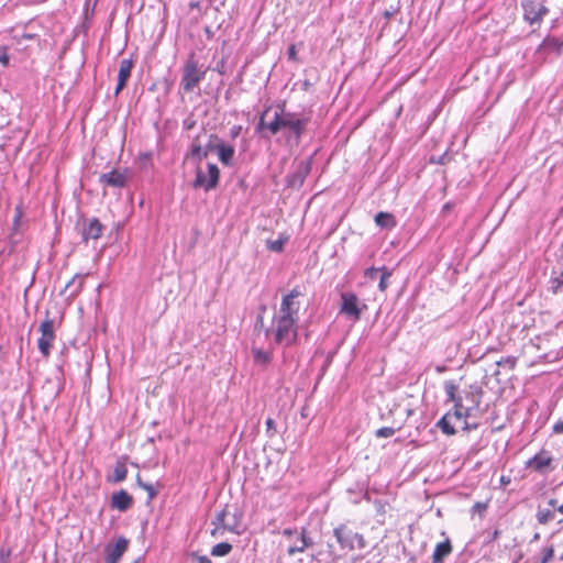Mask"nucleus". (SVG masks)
<instances>
[{"label":"nucleus","instance_id":"nucleus-10","mask_svg":"<svg viewBox=\"0 0 563 563\" xmlns=\"http://www.w3.org/2000/svg\"><path fill=\"white\" fill-rule=\"evenodd\" d=\"M129 540L121 537L114 544L109 543L106 549V563H118L124 552L128 550Z\"/></svg>","mask_w":563,"mask_h":563},{"label":"nucleus","instance_id":"nucleus-14","mask_svg":"<svg viewBox=\"0 0 563 563\" xmlns=\"http://www.w3.org/2000/svg\"><path fill=\"white\" fill-rule=\"evenodd\" d=\"M133 504V498L125 490H119L111 497V507L120 511H126Z\"/></svg>","mask_w":563,"mask_h":563},{"label":"nucleus","instance_id":"nucleus-26","mask_svg":"<svg viewBox=\"0 0 563 563\" xmlns=\"http://www.w3.org/2000/svg\"><path fill=\"white\" fill-rule=\"evenodd\" d=\"M232 550V545L228 542H221L216 544L212 550L211 554L213 556H225L228 555Z\"/></svg>","mask_w":563,"mask_h":563},{"label":"nucleus","instance_id":"nucleus-18","mask_svg":"<svg viewBox=\"0 0 563 563\" xmlns=\"http://www.w3.org/2000/svg\"><path fill=\"white\" fill-rule=\"evenodd\" d=\"M452 552V544L449 539L435 545L432 554L433 563H443L444 559Z\"/></svg>","mask_w":563,"mask_h":563},{"label":"nucleus","instance_id":"nucleus-41","mask_svg":"<svg viewBox=\"0 0 563 563\" xmlns=\"http://www.w3.org/2000/svg\"><path fill=\"white\" fill-rule=\"evenodd\" d=\"M288 56L289 58H295L296 56V49H295V46H290L289 49H288Z\"/></svg>","mask_w":563,"mask_h":563},{"label":"nucleus","instance_id":"nucleus-45","mask_svg":"<svg viewBox=\"0 0 563 563\" xmlns=\"http://www.w3.org/2000/svg\"><path fill=\"white\" fill-rule=\"evenodd\" d=\"M548 504H549L551 507H555V506H556V500H555V499H550Z\"/></svg>","mask_w":563,"mask_h":563},{"label":"nucleus","instance_id":"nucleus-43","mask_svg":"<svg viewBox=\"0 0 563 563\" xmlns=\"http://www.w3.org/2000/svg\"><path fill=\"white\" fill-rule=\"evenodd\" d=\"M22 37H23L24 40H32V38L34 37V35H33V34H26V33H25V34H23V35H22Z\"/></svg>","mask_w":563,"mask_h":563},{"label":"nucleus","instance_id":"nucleus-40","mask_svg":"<svg viewBox=\"0 0 563 563\" xmlns=\"http://www.w3.org/2000/svg\"><path fill=\"white\" fill-rule=\"evenodd\" d=\"M255 328H261V329H262V328H264V318H263V314H262V313H260V314L257 316V320H256V325H255Z\"/></svg>","mask_w":563,"mask_h":563},{"label":"nucleus","instance_id":"nucleus-11","mask_svg":"<svg viewBox=\"0 0 563 563\" xmlns=\"http://www.w3.org/2000/svg\"><path fill=\"white\" fill-rule=\"evenodd\" d=\"M99 180L101 184L109 187L123 188L126 185L128 177L124 173L113 169L109 173L101 174Z\"/></svg>","mask_w":563,"mask_h":563},{"label":"nucleus","instance_id":"nucleus-30","mask_svg":"<svg viewBox=\"0 0 563 563\" xmlns=\"http://www.w3.org/2000/svg\"><path fill=\"white\" fill-rule=\"evenodd\" d=\"M191 156L201 159L207 156V151H202L201 145L198 143V140H195L191 146Z\"/></svg>","mask_w":563,"mask_h":563},{"label":"nucleus","instance_id":"nucleus-12","mask_svg":"<svg viewBox=\"0 0 563 563\" xmlns=\"http://www.w3.org/2000/svg\"><path fill=\"white\" fill-rule=\"evenodd\" d=\"M133 68L132 59H122L120 62L119 74H118V85L115 87V95H119L120 91L125 87Z\"/></svg>","mask_w":563,"mask_h":563},{"label":"nucleus","instance_id":"nucleus-27","mask_svg":"<svg viewBox=\"0 0 563 563\" xmlns=\"http://www.w3.org/2000/svg\"><path fill=\"white\" fill-rule=\"evenodd\" d=\"M451 415H452V418H455L456 420H461L468 416V409L462 405V400H459V401H456V404H454V411L451 412Z\"/></svg>","mask_w":563,"mask_h":563},{"label":"nucleus","instance_id":"nucleus-9","mask_svg":"<svg viewBox=\"0 0 563 563\" xmlns=\"http://www.w3.org/2000/svg\"><path fill=\"white\" fill-rule=\"evenodd\" d=\"M523 18L525 20L533 25L540 24L543 16L548 14V8L537 0H522Z\"/></svg>","mask_w":563,"mask_h":563},{"label":"nucleus","instance_id":"nucleus-36","mask_svg":"<svg viewBox=\"0 0 563 563\" xmlns=\"http://www.w3.org/2000/svg\"><path fill=\"white\" fill-rule=\"evenodd\" d=\"M382 271H383L382 268H374V267H373V268L367 269V271H366V273H365V275H366V277L374 279V278H376V276H377Z\"/></svg>","mask_w":563,"mask_h":563},{"label":"nucleus","instance_id":"nucleus-16","mask_svg":"<svg viewBox=\"0 0 563 563\" xmlns=\"http://www.w3.org/2000/svg\"><path fill=\"white\" fill-rule=\"evenodd\" d=\"M309 172H310V164L308 162H301L297 166L296 172L291 176H289V178H288L289 186L300 187L303 184L305 178L307 177Z\"/></svg>","mask_w":563,"mask_h":563},{"label":"nucleus","instance_id":"nucleus-8","mask_svg":"<svg viewBox=\"0 0 563 563\" xmlns=\"http://www.w3.org/2000/svg\"><path fill=\"white\" fill-rule=\"evenodd\" d=\"M341 300L340 312L354 322L358 321L366 305H361L357 296L352 292H343Z\"/></svg>","mask_w":563,"mask_h":563},{"label":"nucleus","instance_id":"nucleus-6","mask_svg":"<svg viewBox=\"0 0 563 563\" xmlns=\"http://www.w3.org/2000/svg\"><path fill=\"white\" fill-rule=\"evenodd\" d=\"M219 175L220 172L216 164L209 163L206 172L201 167H197L194 187L203 188L206 191H209L217 187Z\"/></svg>","mask_w":563,"mask_h":563},{"label":"nucleus","instance_id":"nucleus-19","mask_svg":"<svg viewBox=\"0 0 563 563\" xmlns=\"http://www.w3.org/2000/svg\"><path fill=\"white\" fill-rule=\"evenodd\" d=\"M311 545H312V540L309 537H307L306 530L303 529L301 531L300 537L296 541V543L294 545L289 547L287 552L289 555H294L298 552H303L307 548H309Z\"/></svg>","mask_w":563,"mask_h":563},{"label":"nucleus","instance_id":"nucleus-39","mask_svg":"<svg viewBox=\"0 0 563 563\" xmlns=\"http://www.w3.org/2000/svg\"><path fill=\"white\" fill-rule=\"evenodd\" d=\"M553 432H554V433H556V434H561V433H563V420L558 421V422L553 426Z\"/></svg>","mask_w":563,"mask_h":563},{"label":"nucleus","instance_id":"nucleus-22","mask_svg":"<svg viewBox=\"0 0 563 563\" xmlns=\"http://www.w3.org/2000/svg\"><path fill=\"white\" fill-rule=\"evenodd\" d=\"M254 362L258 365L265 366L271 362V353L254 347L252 350Z\"/></svg>","mask_w":563,"mask_h":563},{"label":"nucleus","instance_id":"nucleus-5","mask_svg":"<svg viewBox=\"0 0 563 563\" xmlns=\"http://www.w3.org/2000/svg\"><path fill=\"white\" fill-rule=\"evenodd\" d=\"M333 534L343 550L353 551L356 547L358 549H364L366 547L364 537L350 529L346 525L342 523L334 529Z\"/></svg>","mask_w":563,"mask_h":563},{"label":"nucleus","instance_id":"nucleus-21","mask_svg":"<svg viewBox=\"0 0 563 563\" xmlns=\"http://www.w3.org/2000/svg\"><path fill=\"white\" fill-rule=\"evenodd\" d=\"M451 419H452V415H451V412H448L445 416H443L438 421V427L442 430L443 433H445L448 435L455 434V429L451 424Z\"/></svg>","mask_w":563,"mask_h":563},{"label":"nucleus","instance_id":"nucleus-17","mask_svg":"<svg viewBox=\"0 0 563 563\" xmlns=\"http://www.w3.org/2000/svg\"><path fill=\"white\" fill-rule=\"evenodd\" d=\"M551 461L552 459L549 453L542 451L530 459L527 465L534 471L541 472L550 465Z\"/></svg>","mask_w":563,"mask_h":563},{"label":"nucleus","instance_id":"nucleus-38","mask_svg":"<svg viewBox=\"0 0 563 563\" xmlns=\"http://www.w3.org/2000/svg\"><path fill=\"white\" fill-rule=\"evenodd\" d=\"M242 131V126L241 125H234L231 128L230 130V136L232 139H235Z\"/></svg>","mask_w":563,"mask_h":563},{"label":"nucleus","instance_id":"nucleus-20","mask_svg":"<svg viewBox=\"0 0 563 563\" xmlns=\"http://www.w3.org/2000/svg\"><path fill=\"white\" fill-rule=\"evenodd\" d=\"M375 223L382 229H391L396 227L395 217L388 212H378L375 216Z\"/></svg>","mask_w":563,"mask_h":563},{"label":"nucleus","instance_id":"nucleus-32","mask_svg":"<svg viewBox=\"0 0 563 563\" xmlns=\"http://www.w3.org/2000/svg\"><path fill=\"white\" fill-rule=\"evenodd\" d=\"M554 555V549L553 547H548L542 550V559L539 563H549Z\"/></svg>","mask_w":563,"mask_h":563},{"label":"nucleus","instance_id":"nucleus-48","mask_svg":"<svg viewBox=\"0 0 563 563\" xmlns=\"http://www.w3.org/2000/svg\"><path fill=\"white\" fill-rule=\"evenodd\" d=\"M265 310H266V307H265V306H263V307L261 308V311H262V312H264Z\"/></svg>","mask_w":563,"mask_h":563},{"label":"nucleus","instance_id":"nucleus-42","mask_svg":"<svg viewBox=\"0 0 563 563\" xmlns=\"http://www.w3.org/2000/svg\"><path fill=\"white\" fill-rule=\"evenodd\" d=\"M283 534H284V536H288V537H290V536L292 534V530H291V529H285V530L283 531Z\"/></svg>","mask_w":563,"mask_h":563},{"label":"nucleus","instance_id":"nucleus-47","mask_svg":"<svg viewBox=\"0 0 563 563\" xmlns=\"http://www.w3.org/2000/svg\"><path fill=\"white\" fill-rule=\"evenodd\" d=\"M558 510L563 514V504L561 506L558 507Z\"/></svg>","mask_w":563,"mask_h":563},{"label":"nucleus","instance_id":"nucleus-44","mask_svg":"<svg viewBox=\"0 0 563 563\" xmlns=\"http://www.w3.org/2000/svg\"><path fill=\"white\" fill-rule=\"evenodd\" d=\"M0 62H1L2 64L7 65V64H8V62H9V57H8V56H3V57H1V58H0Z\"/></svg>","mask_w":563,"mask_h":563},{"label":"nucleus","instance_id":"nucleus-28","mask_svg":"<svg viewBox=\"0 0 563 563\" xmlns=\"http://www.w3.org/2000/svg\"><path fill=\"white\" fill-rule=\"evenodd\" d=\"M382 274H380V277H379V284H378V287L382 291H385L387 288H388V279L389 277L391 276V273L389 271H387V268L385 267H382Z\"/></svg>","mask_w":563,"mask_h":563},{"label":"nucleus","instance_id":"nucleus-34","mask_svg":"<svg viewBox=\"0 0 563 563\" xmlns=\"http://www.w3.org/2000/svg\"><path fill=\"white\" fill-rule=\"evenodd\" d=\"M137 484L140 487L145 489L148 493L150 498H154L156 496V490L154 489L152 484H146L141 481V477L137 476Z\"/></svg>","mask_w":563,"mask_h":563},{"label":"nucleus","instance_id":"nucleus-33","mask_svg":"<svg viewBox=\"0 0 563 563\" xmlns=\"http://www.w3.org/2000/svg\"><path fill=\"white\" fill-rule=\"evenodd\" d=\"M267 246L271 251L280 252V251H283V247H284V240L277 239L274 241H268Z\"/></svg>","mask_w":563,"mask_h":563},{"label":"nucleus","instance_id":"nucleus-4","mask_svg":"<svg viewBox=\"0 0 563 563\" xmlns=\"http://www.w3.org/2000/svg\"><path fill=\"white\" fill-rule=\"evenodd\" d=\"M206 70L198 66V62L191 55L185 63L181 76V87L184 91L190 92L197 88L200 81L205 78Z\"/></svg>","mask_w":563,"mask_h":563},{"label":"nucleus","instance_id":"nucleus-29","mask_svg":"<svg viewBox=\"0 0 563 563\" xmlns=\"http://www.w3.org/2000/svg\"><path fill=\"white\" fill-rule=\"evenodd\" d=\"M81 285H82V280L79 279L78 284L76 282V277H74L70 282L67 283V285L65 286V291L66 290H70V296H75L81 288Z\"/></svg>","mask_w":563,"mask_h":563},{"label":"nucleus","instance_id":"nucleus-25","mask_svg":"<svg viewBox=\"0 0 563 563\" xmlns=\"http://www.w3.org/2000/svg\"><path fill=\"white\" fill-rule=\"evenodd\" d=\"M128 470L124 463H117L113 470L112 481L120 483L126 478Z\"/></svg>","mask_w":563,"mask_h":563},{"label":"nucleus","instance_id":"nucleus-35","mask_svg":"<svg viewBox=\"0 0 563 563\" xmlns=\"http://www.w3.org/2000/svg\"><path fill=\"white\" fill-rule=\"evenodd\" d=\"M266 427H267V433L269 437H273L274 435V431H275V421L272 419V418H268L265 422Z\"/></svg>","mask_w":563,"mask_h":563},{"label":"nucleus","instance_id":"nucleus-46","mask_svg":"<svg viewBox=\"0 0 563 563\" xmlns=\"http://www.w3.org/2000/svg\"><path fill=\"white\" fill-rule=\"evenodd\" d=\"M539 538H540V534H539V533H536V534L533 536V541L539 540Z\"/></svg>","mask_w":563,"mask_h":563},{"label":"nucleus","instance_id":"nucleus-13","mask_svg":"<svg viewBox=\"0 0 563 563\" xmlns=\"http://www.w3.org/2000/svg\"><path fill=\"white\" fill-rule=\"evenodd\" d=\"M212 148L217 150L219 159L222 164L230 166L233 161L235 150L232 145H228L222 141L217 140V143L212 145Z\"/></svg>","mask_w":563,"mask_h":563},{"label":"nucleus","instance_id":"nucleus-37","mask_svg":"<svg viewBox=\"0 0 563 563\" xmlns=\"http://www.w3.org/2000/svg\"><path fill=\"white\" fill-rule=\"evenodd\" d=\"M194 563H212V561L206 555H194Z\"/></svg>","mask_w":563,"mask_h":563},{"label":"nucleus","instance_id":"nucleus-49","mask_svg":"<svg viewBox=\"0 0 563 563\" xmlns=\"http://www.w3.org/2000/svg\"><path fill=\"white\" fill-rule=\"evenodd\" d=\"M561 559L563 560V555H562V558H561Z\"/></svg>","mask_w":563,"mask_h":563},{"label":"nucleus","instance_id":"nucleus-7","mask_svg":"<svg viewBox=\"0 0 563 563\" xmlns=\"http://www.w3.org/2000/svg\"><path fill=\"white\" fill-rule=\"evenodd\" d=\"M41 336L37 340V347L44 357L51 354V349L55 341L54 320L46 318L38 327Z\"/></svg>","mask_w":563,"mask_h":563},{"label":"nucleus","instance_id":"nucleus-24","mask_svg":"<svg viewBox=\"0 0 563 563\" xmlns=\"http://www.w3.org/2000/svg\"><path fill=\"white\" fill-rule=\"evenodd\" d=\"M444 391L448 396V400L456 404V401L462 400L456 396L457 386L452 382L448 380L444 383Z\"/></svg>","mask_w":563,"mask_h":563},{"label":"nucleus","instance_id":"nucleus-31","mask_svg":"<svg viewBox=\"0 0 563 563\" xmlns=\"http://www.w3.org/2000/svg\"><path fill=\"white\" fill-rule=\"evenodd\" d=\"M396 430L390 427H383L376 430L375 434L377 438H389L395 434Z\"/></svg>","mask_w":563,"mask_h":563},{"label":"nucleus","instance_id":"nucleus-1","mask_svg":"<svg viewBox=\"0 0 563 563\" xmlns=\"http://www.w3.org/2000/svg\"><path fill=\"white\" fill-rule=\"evenodd\" d=\"M302 294L298 287H295L289 294L283 297L279 312L274 318V329H266L265 333L268 335L274 333V339L277 344L290 345L297 338V321L298 311L300 308L297 298Z\"/></svg>","mask_w":563,"mask_h":563},{"label":"nucleus","instance_id":"nucleus-2","mask_svg":"<svg viewBox=\"0 0 563 563\" xmlns=\"http://www.w3.org/2000/svg\"><path fill=\"white\" fill-rule=\"evenodd\" d=\"M268 112L269 109H266L262 113L257 124V130L261 131L267 129L273 135L277 134L282 130H285L287 131V143L298 145L302 134L306 131L309 118L300 113L287 111L283 106L274 112L272 121L266 122L265 117L268 114Z\"/></svg>","mask_w":563,"mask_h":563},{"label":"nucleus","instance_id":"nucleus-23","mask_svg":"<svg viewBox=\"0 0 563 563\" xmlns=\"http://www.w3.org/2000/svg\"><path fill=\"white\" fill-rule=\"evenodd\" d=\"M536 517L540 525H547L548 522L554 520L555 512L552 509L539 508Z\"/></svg>","mask_w":563,"mask_h":563},{"label":"nucleus","instance_id":"nucleus-3","mask_svg":"<svg viewBox=\"0 0 563 563\" xmlns=\"http://www.w3.org/2000/svg\"><path fill=\"white\" fill-rule=\"evenodd\" d=\"M211 523L213 526L211 530L213 538L222 537L224 531L239 533V518L236 514L229 510L228 506L217 514Z\"/></svg>","mask_w":563,"mask_h":563},{"label":"nucleus","instance_id":"nucleus-15","mask_svg":"<svg viewBox=\"0 0 563 563\" xmlns=\"http://www.w3.org/2000/svg\"><path fill=\"white\" fill-rule=\"evenodd\" d=\"M103 225L101 222L92 218L89 220L88 224L82 229V239L87 242L88 240H97L102 235Z\"/></svg>","mask_w":563,"mask_h":563}]
</instances>
